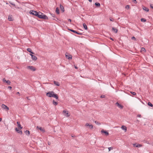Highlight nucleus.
I'll list each match as a JSON object with an SVG mask.
<instances>
[{
    "label": "nucleus",
    "mask_w": 153,
    "mask_h": 153,
    "mask_svg": "<svg viewBox=\"0 0 153 153\" xmlns=\"http://www.w3.org/2000/svg\"><path fill=\"white\" fill-rule=\"evenodd\" d=\"M30 14H32L33 15H35L36 16H37L39 13H38L36 11L32 10L30 11Z\"/></svg>",
    "instance_id": "1"
},
{
    "label": "nucleus",
    "mask_w": 153,
    "mask_h": 153,
    "mask_svg": "<svg viewBox=\"0 0 153 153\" xmlns=\"http://www.w3.org/2000/svg\"><path fill=\"white\" fill-rule=\"evenodd\" d=\"M54 92L53 91H49L46 94V95L49 97H52Z\"/></svg>",
    "instance_id": "2"
},
{
    "label": "nucleus",
    "mask_w": 153,
    "mask_h": 153,
    "mask_svg": "<svg viewBox=\"0 0 153 153\" xmlns=\"http://www.w3.org/2000/svg\"><path fill=\"white\" fill-rule=\"evenodd\" d=\"M65 57L66 58H67L68 59H71L72 58V56L71 55H68V53H65Z\"/></svg>",
    "instance_id": "3"
},
{
    "label": "nucleus",
    "mask_w": 153,
    "mask_h": 153,
    "mask_svg": "<svg viewBox=\"0 0 153 153\" xmlns=\"http://www.w3.org/2000/svg\"><path fill=\"white\" fill-rule=\"evenodd\" d=\"M63 112L65 113L64 115L67 117H68L70 116V114H69L68 111H66V110H64Z\"/></svg>",
    "instance_id": "4"
},
{
    "label": "nucleus",
    "mask_w": 153,
    "mask_h": 153,
    "mask_svg": "<svg viewBox=\"0 0 153 153\" xmlns=\"http://www.w3.org/2000/svg\"><path fill=\"white\" fill-rule=\"evenodd\" d=\"M1 108L4 109H7V110H8L9 108L6 105L4 104H3L1 106Z\"/></svg>",
    "instance_id": "5"
},
{
    "label": "nucleus",
    "mask_w": 153,
    "mask_h": 153,
    "mask_svg": "<svg viewBox=\"0 0 153 153\" xmlns=\"http://www.w3.org/2000/svg\"><path fill=\"white\" fill-rule=\"evenodd\" d=\"M27 68L33 71H34L36 69L33 67L32 66H29L27 67Z\"/></svg>",
    "instance_id": "6"
},
{
    "label": "nucleus",
    "mask_w": 153,
    "mask_h": 153,
    "mask_svg": "<svg viewBox=\"0 0 153 153\" xmlns=\"http://www.w3.org/2000/svg\"><path fill=\"white\" fill-rule=\"evenodd\" d=\"M116 105L119 108H120V109H123V105H120V104L118 102H117L115 103Z\"/></svg>",
    "instance_id": "7"
},
{
    "label": "nucleus",
    "mask_w": 153,
    "mask_h": 153,
    "mask_svg": "<svg viewBox=\"0 0 153 153\" xmlns=\"http://www.w3.org/2000/svg\"><path fill=\"white\" fill-rule=\"evenodd\" d=\"M30 55L31 56V58L32 60L34 61L36 60H37V57L36 56L32 54H30Z\"/></svg>",
    "instance_id": "8"
},
{
    "label": "nucleus",
    "mask_w": 153,
    "mask_h": 153,
    "mask_svg": "<svg viewBox=\"0 0 153 153\" xmlns=\"http://www.w3.org/2000/svg\"><path fill=\"white\" fill-rule=\"evenodd\" d=\"M85 126H88L89 127V128L90 129H92L93 128V126L91 124H89L88 123H87L85 124Z\"/></svg>",
    "instance_id": "9"
},
{
    "label": "nucleus",
    "mask_w": 153,
    "mask_h": 153,
    "mask_svg": "<svg viewBox=\"0 0 153 153\" xmlns=\"http://www.w3.org/2000/svg\"><path fill=\"white\" fill-rule=\"evenodd\" d=\"M70 31H71V32H73L74 33H75L76 34H79V35H82V33H79L78 32H77L76 31L74 30H73L70 29Z\"/></svg>",
    "instance_id": "10"
},
{
    "label": "nucleus",
    "mask_w": 153,
    "mask_h": 153,
    "mask_svg": "<svg viewBox=\"0 0 153 153\" xmlns=\"http://www.w3.org/2000/svg\"><path fill=\"white\" fill-rule=\"evenodd\" d=\"M101 132L102 133H104L106 136H108L109 134L108 133L107 131H105L103 129L101 130Z\"/></svg>",
    "instance_id": "11"
},
{
    "label": "nucleus",
    "mask_w": 153,
    "mask_h": 153,
    "mask_svg": "<svg viewBox=\"0 0 153 153\" xmlns=\"http://www.w3.org/2000/svg\"><path fill=\"white\" fill-rule=\"evenodd\" d=\"M15 130L18 133H19L20 134H22V131L21 130L19 129L16 128H15Z\"/></svg>",
    "instance_id": "12"
},
{
    "label": "nucleus",
    "mask_w": 153,
    "mask_h": 153,
    "mask_svg": "<svg viewBox=\"0 0 153 153\" xmlns=\"http://www.w3.org/2000/svg\"><path fill=\"white\" fill-rule=\"evenodd\" d=\"M60 8L61 9V11H62V12H63L65 11L64 8L63 6H62L61 4H60Z\"/></svg>",
    "instance_id": "13"
},
{
    "label": "nucleus",
    "mask_w": 153,
    "mask_h": 153,
    "mask_svg": "<svg viewBox=\"0 0 153 153\" xmlns=\"http://www.w3.org/2000/svg\"><path fill=\"white\" fill-rule=\"evenodd\" d=\"M41 19H48V17L46 15H44L43 14L42 17Z\"/></svg>",
    "instance_id": "14"
},
{
    "label": "nucleus",
    "mask_w": 153,
    "mask_h": 153,
    "mask_svg": "<svg viewBox=\"0 0 153 153\" xmlns=\"http://www.w3.org/2000/svg\"><path fill=\"white\" fill-rule=\"evenodd\" d=\"M17 124L18 127V128H20V129H22V127L21 126V125L20 124V123L19 122H17Z\"/></svg>",
    "instance_id": "15"
},
{
    "label": "nucleus",
    "mask_w": 153,
    "mask_h": 153,
    "mask_svg": "<svg viewBox=\"0 0 153 153\" xmlns=\"http://www.w3.org/2000/svg\"><path fill=\"white\" fill-rule=\"evenodd\" d=\"M55 85H56L57 86H59L60 85L59 83V82H58L57 81H53Z\"/></svg>",
    "instance_id": "16"
},
{
    "label": "nucleus",
    "mask_w": 153,
    "mask_h": 153,
    "mask_svg": "<svg viewBox=\"0 0 153 153\" xmlns=\"http://www.w3.org/2000/svg\"><path fill=\"white\" fill-rule=\"evenodd\" d=\"M112 31L114 32L115 33H117V32L118 31V30L117 29L114 27H112Z\"/></svg>",
    "instance_id": "17"
},
{
    "label": "nucleus",
    "mask_w": 153,
    "mask_h": 153,
    "mask_svg": "<svg viewBox=\"0 0 153 153\" xmlns=\"http://www.w3.org/2000/svg\"><path fill=\"white\" fill-rule=\"evenodd\" d=\"M52 97L55 98L56 99H58V96L56 94H55L54 93L53 94V95Z\"/></svg>",
    "instance_id": "18"
},
{
    "label": "nucleus",
    "mask_w": 153,
    "mask_h": 153,
    "mask_svg": "<svg viewBox=\"0 0 153 153\" xmlns=\"http://www.w3.org/2000/svg\"><path fill=\"white\" fill-rule=\"evenodd\" d=\"M143 8L144 10L146 12H148L149 11V9L146 7L143 6Z\"/></svg>",
    "instance_id": "19"
},
{
    "label": "nucleus",
    "mask_w": 153,
    "mask_h": 153,
    "mask_svg": "<svg viewBox=\"0 0 153 153\" xmlns=\"http://www.w3.org/2000/svg\"><path fill=\"white\" fill-rule=\"evenodd\" d=\"M37 128L38 129H39V130H40L41 131H43V132H44L45 131L43 129H42V127H39L38 126H37Z\"/></svg>",
    "instance_id": "20"
},
{
    "label": "nucleus",
    "mask_w": 153,
    "mask_h": 153,
    "mask_svg": "<svg viewBox=\"0 0 153 153\" xmlns=\"http://www.w3.org/2000/svg\"><path fill=\"white\" fill-rule=\"evenodd\" d=\"M25 133L26 135L29 136L30 134V132L28 130H27L25 131Z\"/></svg>",
    "instance_id": "21"
},
{
    "label": "nucleus",
    "mask_w": 153,
    "mask_h": 153,
    "mask_svg": "<svg viewBox=\"0 0 153 153\" xmlns=\"http://www.w3.org/2000/svg\"><path fill=\"white\" fill-rule=\"evenodd\" d=\"M42 15L43 13H42L40 12L39 13L37 17H38L39 18H40L41 19L42 17Z\"/></svg>",
    "instance_id": "22"
},
{
    "label": "nucleus",
    "mask_w": 153,
    "mask_h": 153,
    "mask_svg": "<svg viewBox=\"0 0 153 153\" xmlns=\"http://www.w3.org/2000/svg\"><path fill=\"white\" fill-rule=\"evenodd\" d=\"M121 128L122 129L124 130H125L126 131L127 130V128H126V127L125 126H121Z\"/></svg>",
    "instance_id": "23"
},
{
    "label": "nucleus",
    "mask_w": 153,
    "mask_h": 153,
    "mask_svg": "<svg viewBox=\"0 0 153 153\" xmlns=\"http://www.w3.org/2000/svg\"><path fill=\"white\" fill-rule=\"evenodd\" d=\"M83 26L84 28L85 29V30H87L88 29L87 27L85 24L83 23Z\"/></svg>",
    "instance_id": "24"
},
{
    "label": "nucleus",
    "mask_w": 153,
    "mask_h": 153,
    "mask_svg": "<svg viewBox=\"0 0 153 153\" xmlns=\"http://www.w3.org/2000/svg\"><path fill=\"white\" fill-rule=\"evenodd\" d=\"M56 13L57 14H59V10L58 7H57L56 9Z\"/></svg>",
    "instance_id": "25"
},
{
    "label": "nucleus",
    "mask_w": 153,
    "mask_h": 153,
    "mask_svg": "<svg viewBox=\"0 0 153 153\" xmlns=\"http://www.w3.org/2000/svg\"><path fill=\"white\" fill-rule=\"evenodd\" d=\"M53 104L55 105H56L58 104V102H55L54 100H53Z\"/></svg>",
    "instance_id": "26"
},
{
    "label": "nucleus",
    "mask_w": 153,
    "mask_h": 153,
    "mask_svg": "<svg viewBox=\"0 0 153 153\" xmlns=\"http://www.w3.org/2000/svg\"><path fill=\"white\" fill-rule=\"evenodd\" d=\"M95 4L97 7H99L100 6V4L99 3L96 2L95 3Z\"/></svg>",
    "instance_id": "27"
},
{
    "label": "nucleus",
    "mask_w": 153,
    "mask_h": 153,
    "mask_svg": "<svg viewBox=\"0 0 153 153\" xmlns=\"http://www.w3.org/2000/svg\"><path fill=\"white\" fill-rule=\"evenodd\" d=\"M146 21V20L145 19L141 18V21L142 22H145Z\"/></svg>",
    "instance_id": "28"
},
{
    "label": "nucleus",
    "mask_w": 153,
    "mask_h": 153,
    "mask_svg": "<svg viewBox=\"0 0 153 153\" xmlns=\"http://www.w3.org/2000/svg\"><path fill=\"white\" fill-rule=\"evenodd\" d=\"M142 146V145L140 144H138L136 146V147H140Z\"/></svg>",
    "instance_id": "29"
},
{
    "label": "nucleus",
    "mask_w": 153,
    "mask_h": 153,
    "mask_svg": "<svg viewBox=\"0 0 153 153\" xmlns=\"http://www.w3.org/2000/svg\"><path fill=\"white\" fill-rule=\"evenodd\" d=\"M125 8L127 10L129 9L130 8L129 5H126V6L125 7Z\"/></svg>",
    "instance_id": "30"
},
{
    "label": "nucleus",
    "mask_w": 153,
    "mask_h": 153,
    "mask_svg": "<svg viewBox=\"0 0 153 153\" xmlns=\"http://www.w3.org/2000/svg\"><path fill=\"white\" fill-rule=\"evenodd\" d=\"M27 50L30 53L32 51L31 49L30 48H27Z\"/></svg>",
    "instance_id": "31"
},
{
    "label": "nucleus",
    "mask_w": 153,
    "mask_h": 153,
    "mask_svg": "<svg viewBox=\"0 0 153 153\" xmlns=\"http://www.w3.org/2000/svg\"><path fill=\"white\" fill-rule=\"evenodd\" d=\"M148 105L149 106L152 107L153 106V105L150 102H149L148 103Z\"/></svg>",
    "instance_id": "32"
},
{
    "label": "nucleus",
    "mask_w": 153,
    "mask_h": 153,
    "mask_svg": "<svg viewBox=\"0 0 153 153\" xmlns=\"http://www.w3.org/2000/svg\"><path fill=\"white\" fill-rule=\"evenodd\" d=\"M6 83H7V85H10V84L11 82L10 80H7V81Z\"/></svg>",
    "instance_id": "33"
},
{
    "label": "nucleus",
    "mask_w": 153,
    "mask_h": 153,
    "mask_svg": "<svg viewBox=\"0 0 153 153\" xmlns=\"http://www.w3.org/2000/svg\"><path fill=\"white\" fill-rule=\"evenodd\" d=\"M131 93L134 95H135L136 94V93L135 92H131Z\"/></svg>",
    "instance_id": "34"
},
{
    "label": "nucleus",
    "mask_w": 153,
    "mask_h": 153,
    "mask_svg": "<svg viewBox=\"0 0 153 153\" xmlns=\"http://www.w3.org/2000/svg\"><path fill=\"white\" fill-rule=\"evenodd\" d=\"M141 51H146L145 48H142Z\"/></svg>",
    "instance_id": "35"
},
{
    "label": "nucleus",
    "mask_w": 153,
    "mask_h": 153,
    "mask_svg": "<svg viewBox=\"0 0 153 153\" xmlns=\"http://www.w3.org/2000/svg\"><path fill=\"white\" fill-rule=\"evenodd\" d=\"M7 80H6L5 78H4L3 79V81L4 82H6Z\"/></svg>",
    "instance_id": "36"
},
{
    "label": "nucleus",
    "mask_w": 153,
    "mask_h": 153,
    "mask_svg": "<svg viewBox=\"0 0 153 153\" xmlns=\"http://www.w3.org/2000/svg\"><path fill=\"white\" fill-rule=\"evenodd\" d=\"M105 97V96L104 95H101L100 96V97L101 98H104Z\"/></svg>",
    "instance_id": "37"
},
{
    "label": "nucleus",
    "mask_w": 153,
    "mask_h": 153,
    "mask_svg": "<svg viewBox=\"0 0 153 153\" xmlns=\"http://www.w3.org/2000/svg\"><path fill=\"white\" fill-rule=\"evenodd\" d=\"M133 2L135 4H136L137 3V1L136 0H133Z\"/></svg>",
    "instance_id": "38"
},
{
    "label": "nucleus",
    "mask_w": 153,
    "mask_h": 153,
    "mask_svg": "<svg viewBox=\"0 0 153 153\" xmlns=\"http://www.w3.org/2000/svg\"><path fill=\"white\" fill-rule=\"evenodd\" d=\"M132 39H134L135 40H136V38L134 36H133L131 37Z\"/></svg>",
    "instance_id": "39"
},
{
    "label": "nucleus",
    "mask_w": 153,
    "mask_h": 153,
    "mask_svg": "<svg viewBox=\"0 0 153 153\" xmlns=\"http://www.w3.org/2000/svg\"><path fill=\"white\" fill-rule=\"evenodd\" d=\"M8 19L9 21H12V20L11 19V17H10V16H9L8 18Z\"/></svg>",
    "instance_id": "40"
},
{
    "label": "nucleus",
    "mask_w": 153,
    "mask_h": 153,
    "mask_svg": "<svg viewBox=\"0 0 153 153\" xmlns=\"http://www.w3.org/2000/svg\"><path fill=\"white\" fill-rule=\"evenodd\" d=\"M108 150H109V151H111V149H113V148H112V147H109L108 148Z\"/></svg>",
    "instance_id": "41"
},
{
    "label": "nucleus",
    "mask_w": 153,
    "mask_h": 153,
    "mask_svg": "<svg viewBox=\"0 0 153 153\" xmlns=\"http://www.w3.org/2000/svg\"><path fill=\"white\" fill-rule=\"evenodd\" d=\"M52 16L53 17H55V14H51Z\"/></svg>",
    "instance_id": "42"
},
{
    "label": "nucleus",
    "mask_w": 153,
    "mask_h": 153,
    "mask_svg": "<svg viewBox=\"0 0 153 153\" xmlns=\"http://www.w3.org/2000/svg\"><path fill=\"white\" fill-rule=\"evenodd\" d=\"M95 123L97 124H98V125H99L100 124V123H99L97 121H95Z\"/></svg>",
    "instance_id": "43"
},
{
    "label": "nucleus",
    "mask_w": 153,
    "mask_h": 153,
    "mask_svg": "<svg viewBox=\"0 0 153 153\" xmlns=\"http://www.w3.org/2000/svg\"><path fill=\"white\" fill-rule=\"evenodd\" d=\"M150 7L151 8H152L153 9V4H150Z\"/></svg>",
    "instance_id": "44"
},
{
    "label": "nucleus",
    "mask_w": 153,
    "mask_h": 153,
    "mask_svg": "<svg viewBox=\"0 0 153 153\" xmlns=\"http://www.w3.org/2000/svg\"><path fill=\"white\" fill-rule=\"evenodd\" d=\"M137 117H141V115L140 114H138L137 115Z\"/></svg>",
    "instance_id": "45"
},
{
    "label": "nucleus",
    "mask_w": 153,
    "mask_h": 153,
    "mask_svg": "<svg viewBox=\"0 0 153 153\" xmlns=\"http://www.w3.org/2000/svg\"><path fill=\"white\" fill-rule=\"evenodd\" d=\"M8 88L10 89V90H11L12 89V87L11 86H8Z\"/></svg>",
    "instance_id": "46"
},
{
    "label": "nucleus",
    "mask_w": 153,
    "mask_h": 153,
    "mask_svg": "<svg viewBox=\"0 0 153 153\" xmlns=\"http://www.w3.org/2000/svg\"><path fill=\"white\" fill-rule=\"evenodd\" d=\"M30 53H30V54H34V53H33V52H32V51H31L30 52Z\"/></svg>",
    "instance_id": "47"
},
{
    "label": "nucleus",
    "mask_w": 153,
    "mask_h": 153,
    "mask_svg": "<svg viewBox=\"0 0 153 153\" xmlns=\"http://www.w3.org/2000/svg\"><path fill=\"white\" fill-rule=\"evenodd\" d=\"M74 68H76V69H77L78 68L76 66L74 65Z\"/></svg>",
    "instance_id": "48"
},
{
    "label": "nucleus",
    "mask_w": 153,
    "mask_h": 153,
    "mask_svg": "<svg viewBox=\"0 0 153 153\" xmlns=\"http://www.w3.org/2000/svg\"><path fill=\"white\" fill-rule=\"evenodd\" d=\"M68 21H69L70 22H71V20L70 19H68Z\"/></svg>",
    "instance_id": "49"
},
{
    "label": "nucleus",
    "mask_w": 153,
    "mask_h": 153,
    "mask_svg": "<svg viewBox=\"0 0 153 153\" xmlns=\"http://www.w3.org/2000/svg\"><path fill=\"white\" fill-rule=\"evenodd\" d=\"M136 144L135 143L133 144V146H134H134H136Z\"/></svg>",
    "instance_id": "50"
},
{
    "label": "nucleus",
    "mask_w": 153,
    "mask_h": 153,
    "mask_svg": "<svg viewBox=\"0 0 153 153\" xmlns=\"http://www.w3.org/2000/svg\"><path fill=\"white\" fill-rule=\"evenodd\" d=\"M16 94H19V95L20 94V93H19V92H18L16 93Z\"/></svg>",
    "instance_id": "51"
},
{
    "label": "nucleus",
    "mask_w": 153,
    "mask_h": 153,
    "mask_svg": "<svg viewBox=\"0 0 153 153\" xmlns=\"http://www.w3.org/2000/svg\"><path fill=\"white\" fill-rule=\"evenodd\" d=\"M110 39L111 40H112V41H113V40H114L112 38H111V37H110Z\"/></svg>",
    "instance_id": "52"
},
{
    "label": "nucleus",
    "mask_w": 153,
    "mask_h": 153,
    "mask_svg": "<svg viewBox=\"0 0 153 153\" xmlns=\"http://www.w3.org/2000/svg\"><path fill=\"white\" fill-rule=\"evenodd\" d=\"M110 20L111 21H113V19H110Z\"/></svg>",
    "instance_id": "53"
},
{
    "label": "nucleus",
    "mask_w": 153,
    "mask_h": 153,
    "mask_svg": "<svg viewBox=\"0 0 153 153\" xmlns=\"http://www.w3.org/2000/svg\"><path fill=\"white\" fill-rule=\"evenodd\" d=\"M88 1L90 2H91L92 1V0H88Z\"/></svg>",
    "instance_id": "54"
},
{
    "label": "nucleus",
    "mask_w": 153,
    "mask_h": 153,
    "mask_svg": "<svg viewBox=\"0 0 153 153\" xmlns=\"http://www.w3.org/2000/svg\"><path fill=\"white\" fill-rule=\"evenodd\" d=\"M27 99H28V100H29V97H27Z\"/></svg>",
    "instance_id": "55"
},
{
    "label": "nucleus",
    "mask_w": 153,
    "mask_h": 153,
    "mask_svg": "<svg viewBox=\"0 0 153 153\" xmlns=\"http://www.w3.org/2000/svg\"><path fill=\"white\" fill-rule=\"evenodd\" d=\"M1 118H0V122L1 121Z\"/></svg>",
    "instance_id": "56"
},
{
    "label": "nucleus",
    "mask_w": 153,
    "mask_h": 153,
    "mask_svg": "<svg viewBox=\"0 0 153 153\" xmlns=\"http://www.w3.org/2000/svg\"><path fill=\"white\" fill-rule=\"evenodd\" d=\"M12 4L13 5H15L14 4Z\"/></svg>",
    "instance_id": "57"
},
{
    "label": "nucleus",
    "mask_w": 153,
    "mask_h": 153,
    "mask_svg": "<svg viewBox=\"0 0 153 153\" xmlns=\"http://www.w3.org/2000/svg\"><path fill=\"white\" fill-rule=\"evenodd\" d=\"M137 121L138 122H139V121L138 120H137Z\"/></svg>",
    "instance_id": "58"
}]
</instances>
